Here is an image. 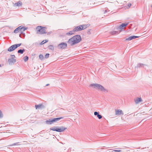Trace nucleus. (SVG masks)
Segmentation results:
<instances>
[{
	"mask_svg": "<svg viewBox=\"0 0 152 152\" xmlns=\"http://www.w3.org/2000/svg\"><path fill=\"white\" fill-rule=\"evenodd\" d=\"M81 37L78 35L73 36L69 39L68 43L72 46L79 43L81 41Z\"/></svg>",
	"mask_w": 152,
	"mask_h": 152,
	"instance_id": "obj_1",
	"label": "nucleus"
},
{
	"mask_svg": "<svg viewBox=\"0 0 152 152\" xmlns=\"http://www.w3.org/2000/svg\"><path fill=\"white\" fill-rule=\"evenodd\" d=\"M46 28L41 26H38L36 28V33L37 34H43L47 33Z\"/></svg>",
	"mask_w": 152,
	"mask_h": 152,
	"instance_id": "obj_2",
	"label": "nucleus"
},
{
	"mask_svg": "<svg viewBox=\"0 0 152 152\" xmlns=\"http://www.w3.org/2000/svg\"><path fill=\"white\" fill-rule=\"evenodd\" d=\"M67 129L66 127L63 126L58 127H53L50 128V130L53 131H56L58 132H62Z\"/></svg>",
	"mask_w": 152,
	"mask_h": 152,
	"instance_id": "obj_3",
	"label": "nucleus"
},
{
	"mask_svg": "<svg viewBox=\"0 0 152 152\" xmlns=\"http://www.w3.org/2000/svg\"><path fill=\"white\" fill-rule=\"evenodd\" d=\"M88 26V25H82L77 26L74 28L75 32L80 31L84 29Z\"/></svg>",
	"mask_w": 152,
	"mask_h": 152,
	"instance_id": "obj_4",
	"label": "nucleus"
},
{
	"mask_svg": "<svg viewBox=\"0 0 152 152\" xmlns=\"http://www.w3.org/2000/svg\"><path fill=\"white\" fill-rule=\"evenodd\" d=\"M92 86H94V88H96L98 90L104 92L106 91L107 92L108 90L105 89L104 87L102 85L97 84H94L92 85Z\"/></svg>",
	"mask_w": 152,
	"mask_h": 152,
	"instance_id": "obj_5",
	"label": "nucleus"
},
{
	"mask_svg": "<svg viewBox=\"0 0 152 152\" xmlns=\"http://www.w3.org/2000/svg\"><path fill=\"white\" fill-rule=\"evenodd\" d=\"M21 44L20 43L12 45L8 48V51L10 52L14 50L18 47H19L21 45Z\"/></svg>",
	"mask_w": 152,
	"mask_h": 152,
	"instance_id": "obj_6",
	"label": "nucleus"
},
{
	"mask_svg": "<svg viewBox=\"0 0 152 152\" xmlns=\"http://www.w3.org/2000/svg\"><path fill=\"white\" fill-rule=\"evenodd\" d=\"M67 47V44L65 42H62L59 44L58 45V48L60 49H64Z\"/></svg>",
	"mask_w": 152,
	"mask_h": 152,
	"instance_id": "obj_7",
	"label": "nucleus"
},
{
	"mask_svg": "<svg viewBox=\"0 0 152 152\" xmlns=\"http://www.w3.org/2000/svg\"><path fill=\"white\" fill-rule=\"evenodd\" d=\"M128 23H122L121 25L118 28V29L120 30V31H121L128 24Z\"/></svg>",
	"mask_w": 152,
	"mask_h": 152,
	"instance_id": "obj_8",
	"label": "nucleus"
},
{
	"mask_svg": "<svg viewBox=\"0 0 152 152\" xmlns=\"http://www.w3.org/2000/svg\"><path fill=\"white\" fill-rule=\"evenodd\" d=\"M115 115H123L124 113L123 111L121 110H115Z\"/></svg>",
	"mask_w": 152,
	"mask_h": 152,
	"instance_id": "obj_9",
	"label": "nucleus"
},
{
	"mask_svg": "<svg viewBox=\"0 0 152 152\" xmlns=\"http://www.w3.org/2000/svg\"><path fill=\"white\" fill-rule=\"evenodd\" d=\"M139 37L138 36H132L126 39V40H131L133 39L137 38Z\"/></svg>",
	"mask_w": 152,
	"mask_h": 152,
	"instance_id": "obj_10",
	"label": "nucleus"
},
{
	"mask_svg": "<svg viewBox=\"0 0 152 152\" xmlns=\"http://www.w3.org/2000/svg\"><path fill=\"white\" fill-rule=\"evenodd\" d=\"M142 100L141 98H137L135 99L134 101L136 104H138L139 103L142 102Z\"/></svg>",
	"mask_w": 152,
	"mask_h": 152,
	"instance_id": "obj_11",
	"label": "nucleus"
},
{
	"mask_svg": "<svg viewBox=\"0 0 152 152\" xmlns=\"http://www.w3.org/2000/svg\"><path fill=\"white\" fill-rule=\"evenodd\" d=\"M45 122L47 124H51L53 123L52 119H50L45 121Z\"/></svg>",
	"mask_w": 152,
	"mask_h": 152,
	"instance_id": "obj_12",
	"label": "nucleus"
},
{
	"mask_svg": "<svg viewBox=\"0 0 152 152\" xmlns=\"http://www.w3.org/2000/svg\"><path fill=\"white\" fill-rule=\"evenodd\" d=\"M63 118H52L53 121V123L57 122V121H59L61 119H62Z\"/></svg>",
	"mask_w": 152,
	"mask_h": 152,
	"instance_id": "obj_13",
	"label": "nucleus"
},
{
	"mask_svg": "<svg viewBox=\"0 0 152 152\" xmlns=\"http://www.w3.org/2000/svg\"><path fill=\"white\" fill-rule=\"evenodd\" d=\"M22 5V3L20 1H19L17 3H15L14 4V6L15 7H18L21 6Z\"/></svg>",
	"mask_w": 152,
	"mask_h": 152,
	"instance_id": "obj_14",
	"label": "nucleus"
},
{
	"mask_svg": "<svg viewBox=\"0 0 152 152\" xmlns=\"http://www.w3.org/2000/svg\"><path fill=\"white\" fill-rule=\"evenodd\" d=\"M75 32L73 29L72 31H70L69 32L67 33L66 34L68 35H71L74 34Z\"/></svg>",
	"mask_w": 152,
	"mask_h": 152,
	"instance_id": "obj_15",
	"label": "nucleus"
},
{
	"mask_svg": "<svg viewBox=\"0 0 152 152\" xmlns=\"http://www.w3.org/2000/svg\"><path fill=\"white\" fill-rule=\"evenodd\" d=\"M20 27H19L18 28H17L14 31V32L15 33H18V32H19L20 31Z\"/></svg>",
	"mask_w": 152,
	"mask_h": 152,
	"instance_id": "obj_16",
	"label": "nucleus"
},
{
	"mask_svg": "<svg viewBox=\"0 0 152 152\" xmlns=\"http://www.w3.org/2000/svg\"><path fill=\"white\" fill-rule=\"evenodd\" d=\"M20 27H19L18 28H17L14 31V32L15 33H18V32H19L20 31Z\"/></svg>",
	"mask_w": 152,
	"mask_h": 152,
	"instance_id": "obj_17",
	"label": "nucleus"
},
{
	"mask_svg": "<svg viewBox=\"0 0 152 152\" xmlns=\"http://www.w3.org/2000/svg\"><path fill=\"white\" fill-rule=\"evenodd\" d=\"M19 27H20V32H22V31H24L26 29V28H25V27H22V26H20Z\"/></svg>",
	"mask_w": 152,
	"mask_h": 152,
	"instance_id": "obj_18",
	"label": "nucleus"
},
{
	"mask_svg": "<svg viewBox=\"0 0 152 152\" xmlns=\"http://www.w3.org/2000/svg\"><path fill=\"white\" fill-rule=\"evenodd\" d=\"M42 106V104H39L38 105H35V107L36 109H37L41 108Z\"/></svg>",
	"mask_w": 152,
	"mask_h": 152,
	"instance_id": "obj_19",
	"label": "nucleus"
},
{
	"mask_svg": "<svg viewBox=\"0 0 152 152\" xmlns=\"http://www.w3.org/2000/svg\"><path fill=\"white\" fill-rule=\"evenodd\" d=\"M25 51L24 49H23V50H19L18 51V53H20L21 54H23Z\"/></svg>",
	"mask_w": 152,
	"mask_h": 152,
	"instance_id": "obj_20",
	"label": "nucleus"
},
{
	"mask_svg": "<svg viewBox=\"0 0 152 152\" xmlns=\"http://www.w3.org/2000/svg\"><path fill=\"white\" fill-rule=\"evenodd\" d=\"M48 41V40L46 39V40H43L41 42L40 44L43 45V44H44V43H45L47 42Z\"/></svg>",
	"mask_w": 152,
	"mask_h": 152,
	"instance_id": "obj_21",
	"label": "nucleus"
},
{
	"mask_svg": "<svg viewBox=\"0 0 152 152\" xmlns=\"http://www.w3.org/2000/svg\"><path fill=\"white\" fill-rule=\"evenodd\" d=\"M118 33V31H111V34H112V35H114V34H117Z\"/></svg>",
	"mask_w": 152,
	"mask_h": 152,
	"instance_id": "obj_22",
	"label": "nucleus"
},
{
	"mask_svg": "<svg viewBox=\"0 0 152 152\" xmlns=\"http://www.w3.org/2000/svg\"><path fill=\"white\" fill-rule=\"evenodd\" d=\"M49 48L50 49L53 50H54V47L52 45H50L48 46Z\"/></svg>",
	"mask_w": 152,
	"mask_h": 152,
	"instance_id": "obj_23",
	"label": "nucleus"
},
{
	"mask_svg": "<svg viewBox=\"0 0 152 152\" xmlns=\"http://www.w3.org/2000/svg\"><path fill=\"white\" fill-rule=\"evenodd\" d=\"M28 56H26L24 57V60L25 62H26L28 60Z\"/></svg>",
	"mask_w": 152,
	"mask_h": 152,
	"instance_id": "obj_24",
	"label": "nucleus"
},
{
	"mask_svg": "<svg viewBox=\"0 0 152 152\" xmlns=\"http://www.w3.org/2000/svg\"><path fill=\"white\" fill-rule=\"evenodd\" d=\"M39 58L42 60L43 59V56L42 55H40L39 56Z\"/></svg>",
	"mask_w": 152,
	"mask_h": 152,
	"instance_id": "obj_25",
	"label": "nucleus"
},
{
	"mask_svg": "<svg viewBox=\"0 0 152 152\" xmlns=\"http://www.w3.org/2000/svg\"><path fill=\"white\" fill-rule=\"evenodd\" d=\"M10 62H15V59H10Z\"/></svg>",
	"mask_w": 152,
	"mask_h": 152,
	"instance_id": "obj_26",
	"label": "nucleus"
},
{
	"mask_svg": "<svg viewBox=\"0 0 152 152\" xmlns=\"http://www.w3.org/2000/svg\"><path fill=\"white\" fill-rule=\"evenodd\" d=\"M97 117L99 119H100L102 118V115L99 114L97 115Z\"/></svg>",
	"mask_w": 152,
	"mask_h": 152,
	"instance_id": "obj_27",
	"label": "nucleus"
},
{
	"mask_svg": "<svg viewBox=\"0 0 152 152\" xmlns=\"http://www.w3.org/2000/svg\"><path fill=\"white\" fill-rule=\"evenodd\" d=\"M49 53H47L45 56V58H48L49 57Z\"/></svg>",
	"mask_w": 152,
	"mask_h": 152,
	"instance_id": "obj_28",
	"label": "nucleus"
},
{
	"mask_svg": "<svg viewBox=\"0 0 152 152\" xmlns=\"http://www.w3.org/2000/svg\"><path fill=\"white\" fill-rule=\"evenodd\" d=\"M115 151V152H121V151L120 150H114L113 151Z\"/></svg>",
	"mask_w": 152,
	"mask_h": 152,
	"instance_id": "obj_29",
	"label": "nucleus"
},
{
	"mask_svg": "<svg viewBox=\"0 0 152 152\" xmlns=\"http://www.w3.org/2000/svg\"><path fill=\"white\" fill-rule=\"evenodd\" d=\"M3 116V114L1 112V111H0V118L2 117Z\"/></svg>",
	"mask_w": 152,
	"mask_h": 152,
	"instance_id": "obj_30",
	"label": "nucleus"
},
{
	"mask_svg": "<svg viewBox=\"0 0 152 152\" xmlns=\"http://www.w3.org/2000/svg\"><path fill=\"white\" fill-rule=\"evenodd\" d=\"M99 114V113H98L97 112H94V115H98Z\"/></svg>",
	"mask_w": 152,
	"mask_h": 152,
	"instance_id": "obj_31",
	"label": "nucleus"
},
{
	"mask_svg": "<svg viewBox=\"0 0 152 152\" xmlns=\"http://www.w3.org/2000/svg\"><path fill=\"white\" fill-rule=\"evenodd\" d=\"M128 6L129 7H130L131 6V3H129L128 4Z\"/></svg>",
	"mask_w": 152,
	"mask_h": 152,
	"instance_id": "obj_32",
	"label": "nucleus"
},
{
	"mask_svg": "<svg viewBox=\"0 0 152 152\" xmlns=\"http://www.w3.org/2000/svg\"><path fill=\"white\" fill-rule=\"evenodd\" d=\"M49 85V84H47V85H46V86H48Z\"/></svg>",
	"mask_w": 152,
	"mask_h": 152,
	"instance_id": "obj_33",
	"label": "nucleus"
},
{
	"mask_svg": "<svg viewBox=\"0 0 152 152\" xmlns=\"http://www.w3.org/2000/svg\"><path fill=\"white\" fill-rule=\"evenodd\" d=\"M12 56L13 57H15V56H14V55H12Z\"/></svg>",
	"mask_w": 152,
	"mask_h": 152,
	"instance_id": "obj_34",
	"label": "nucleus"
},
{
	"mask_svg": "<svg viewBox=\"0 0 152 152\" xmlns=\"http://www.w3.org/2000/svg\"><path fill=\"white\" fill-rule=\"evenodd\" d=\"M105 12H107V11H106V10H105Z\"/></svg>",
	"mask_w": 152,
	"mask_h": 152,
	"instance_id": "obj_35",
	"label": "nucleus"
},
{
	"mask_svg": "<svg viewBox=\"0 0 152 152\" xmlns=\"http://www.w3.org/2000/svg\"><path fill=\"white\" fill-rule=\"evenodd\" d=\"M1 66V65H0V67Z\"/></svg>",
	"mask_w": 152,
	"mask_h": 152,
	"instance_id": "obj_36",
	"label": "nucleus"
}]
</instances>
